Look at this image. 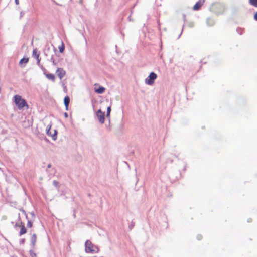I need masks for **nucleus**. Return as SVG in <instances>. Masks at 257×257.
I'll return each mask as SVG.
<instances>
[{"mask_svg":"<svg viewBox=\"0 0 257 257\" xmlns=\"http://www.w3.org/2000/svg\"><path fill=\"white\" fill-rule=\"evenodd\" d=\"M14 101L18 108L20 110L23 109L25 107H26L27 109L29 108V105L26 101L22 98L20 95H15L14 96Z\"/></svg>","mask_w":257,"mask_h":257,"instance_id":"obj_1","label":"nucleus"},{"mask_svg":"<svg viewBox=\"0 0 257 257\" xmlns=\"http://www.w3.org/2000/svg\"><path fill=\"white\" fill-rule=\"evenodd\" d=\"M85 251L86 253H98L99 251V249L90 240H87L85 243Z\"/></svg>","mask_w":257,"mask_h":257,"instance_id":"obj_2","label":"nucleus"},{"mask_svg":"<svg viewBox=\"0 0 257 257\" xmlns=\"http://www.w3.org/2000/svg\"><path fill=\"white\" fill-rule=\"evenodd\" d=\"M157 78V75L154 73L151 72L149 76L145 79V83L149 85H152L154 83V81Z\"/></svg>","mask_w":257,"mask_h":257,"instance_id":"obj_3","label":"nucleus"},{"mask_svg":"<svg viewBox=\"0 0 257 257\" xmlns=\"http://www.w3.org/2000/svg\"><path fill=\"white\" fill-rule=\"evenodd\" d=\"M97 117L101 123H104L105 121V114L101 109H99L96 114Z\"/></svg>","mask_w":257,"mask_h":257,"instance_id":"obj_4","label":"nucleus"},{"mask_svg":"<svg viewBox=\"0 0 257 257\" xmlns=\"http://www.w3.org/2000/svg\"><path fill=\"white\" fill-rule=\"evenodd\" d=\"M56 73L60 79H62L66 74V71L62 68H58Z\"/></svg>","mask_w":257,"mask_h":257,"instance_id":"obj_5","label":"nucleus"},{"mask_svg":"<svg viewBox=\"0 0 257 257\" xmlns=\"http://www.w3.org/2000/svg\"><path fill=\"white\" fill-rule=\"evenodd\" d=\"M94 86V91L98 94H102L105 91V88L104 87L100 86L97 83H95Z\"/></svg>","mask_w":257,"mask_h":257,"instance_id":"obj_6","label":"nucleus"},{"mask_svg":"<svg viewBox=\"0 0 257 257\" xmlns=\"http://www.w3.org/2000/svg\"><path fill=\"white\" fill-rule=\"evenodd\" d=\"M205 0H199L193 6V10L197 11L199 10L201 7L203 5Z\"/></svg>","mask_w":257,"mask_h":257,"instance_id":"obj_7","label":"nucleus"},{"mask_svg":"<svg viewBox=\"0 0 257 257\" xmlns=\"http://www.w3.org/2000/svg\"><path fill=\"white\" fill-rule=\"evenodd\" d=\"M16 226H18L21 228L20 232L19 233V235L21 236L23 234H25L27 232V229L25 228L24 224L22 222L20 224H16Z\"/></svg>","mask_w":257,"mask_h":257,"instance_id":"obj_8","label":"nucleus"},{"mask_svg":"<svg viewBox=\"0 0 257 257\" xmlns=\"http://www.w3.org/2000/svg\"><path fill=\"white\" fill-rule=\"evenodd\" d=\"M39 53L38 52L37 49H34L33 51V56L35 58L38 63L40 62V59L39 58Z\"/></svg>","mask_w":257,"mask_h":257,"instance_id":"obj_9","label":"nucleus"},{"mask_svg":"<svg viewBox=\"0 0 257 257\" xmlns=\"http://www.w3.org/2000/svg\"><path fill=\"white\" fill-rule=\"evenodd\" d=\"M69 102H70V98L68 96H66L64 99V105L66 107V110L68 109V105L69 104Z\"/></svg>","mask_w":257,"mask_h":257,"instance_id":"obj_10","label":"nucleus"},{"mask_svg":"<svg viewBox=\"0 0 257 257\" xmlns=\"http://www.w3.org/2000/svg\"><path fill=\"white\" fill-rule=\"evenodd\" d=\"M45 76L48 79L51 80L53 82L55 81V77L53 74H45Z\"/></svg>","mask_w":257,"mask_h":257,"instance_id":"obj_11","label":"nucleus"},{"mask_svg":"<svg viewBox=\"0 0 257 257\" xmlns=\"http://www.w3.org/2000/svg\"><path fill=\"white\" fill-rule=\"evenodd\" d=\"M37 240V236L35 234H34L31 237V243L33 246L35 245Z\"/></svg>","mask_w":257,"mask_h":257,"instance_id":"obj_12","label":"nucleus"},{"mask_svg":"<svg viewBox=\"0 0 257 257\" xmlns=\"http://www.w3.org/2000/svg\"><path fill=\"white\" fill-rule=\"evenodd\" d=\"M58 49L60 53H63L65 49V46L63 42H61V45L58 47Z\"/></svg>","mask_w":257,"mask_h":257,"instance_id":"obj_13","label":"nucleus"},{"mask_svg":"<svg viewBox=\"0 0 257 257\" xmlns=\"http://www.w3.org/2000/svg\"><path fill=\"white\" fill-rule=\"evenodd\" d=\"M249 2L251 5L257 7V0H249Z\"/></svg>","mask_w":257,"mask_h":257,"instance_id":"obj_14","label":"nucleus"},{"mask_svg":"<svg viewBox=\"0 0 257 257\" xmlns=\"http://www.w3.org/2000/svg\"><path fill=\"white\" fill-rule=\"evenodd\" d=\"M28 61H29L28 58H22V59L20 61L19 63H20V64H22L23 63H28Z\"/></svg>","mask_w":257,"mask_h":257,"instance_id":"obj_15","label":"nucleus"},{"mask_svg":"<svg viewBox=\"0 0 257 257\" xmlns=\"http://www.w3.org/2000/svg\"><path fill=\"white\" fill-rule=\"evenodd\" d=\"M110 111H111V107H110V106H109L107 107V115H106L107 117L109 116Z\"/></svg>","mask_w":257,"mask_h":257,"instance_id":"obj_16","label":"nucleus"},{"mask_svg":"<svg viewBox=\"0 0 257 257\" xmlns=\"http://www.w3.org/2000/svg\"><path fill=\"white\" fill-rule=\"evenodd\" d=\"M27 226L29 228H31L33 226V223L31 221H28Z\"/></svg>","mask_w":257,"mask_h":257,"instance_id":"obj_17","label":"nucleus"},{"mask_svg":"<svg viewBox=\"0 0 257 257\" xmlns=\"http://www.w3.org/2000/svg\"><path fill=\"white\" fill-rule=\"evenodd\" d=\"M53 184H54L55 186H58V182L57 181H53Z\"/></svg>","mask_w":257,"mask_h":257,"instance_id":"obj_18","label":"nucleus"},{"mask_svg":"<svg viewBox=\"0 0 257 257\" xmlns=\"http://www.w3.org/2000/svg\"><path fill=\"white\" fill-rule=\"evenodd\" d=\"M50 127H49V129L47 130V134L48 135H51V133H50Z\"/></svg>","mask_w":257,"mask_h":257,"instance_id":"obj_19","label":"nucleus"},{"mask_svg":"<svg viewBox=\"0 0 257 257\" xmlns=\"http://www.w3.org/2000/svg\"><path fill=\"white\" fill-rule=\"evenodd\" d=\"M52 136V138L54 140H56V132L55 133V134Z\"/></svg>","mask_w":257,"mask_h":257,"instance_id":"obj_20","label":"nucleus"},{"mask_svg":"<svg viewBox=\"0 0 257 257\" xmlns=\"http://www.w3.org/2000/svg\"><path fill=\"white\" fill-rule=\"evenodd\" d=\"M254 18L257 21V12L254 14Z\"/></svg>","mask_w":257,"mask_h":257,"instance_id":"obj_21","label":"nucleus"},{"mask_svg":"<svg viewBox=\"0 0 257 257\" xmlns=\"http://www.w3.org/2000/svg\"><path fill=\"white\" fill-rule=\"evenodd\" d=\"M15 3L17 5H18L19 4V0H15Z\"/></svg>","mask_w":257,"mask_h":257,"instance_id":"obj_22","label":"nucleus"},{"mask_svg":"<svg viewBox=\"0 0 257 257\" xmlns=\"http://www.w3.org/2000/svg\"><path fill=\"white\" fill-rule=\"evenodd\" d=\"M201 238H202V236H201V235H199V236H198V239H201Z\"/></svg>","mask_w":257,"mask_h":257,"instance_id":"obj_23","label":"nucleus"},{"mask_svg":"<svg viewBox=\"0 0 257 257\" xmlns=\"http://www.w3.org/2000/svg\"><path fill=\"white\" fill-rule=\"evenodd\" d=\"M53 64H54L55 65H56V63H55V62H54V61H53Z\"/></svg>","mask_w":257,"mask_h":257,"instance_id":"obj_24","label":"nucleus"},{"mask_svg":"<svg viewBox=\"0 0 257 257\" xmlns=\"http://www.w3.org/2000/svg\"><path fill=\"white\" fill-rule=\"evenodd\" d=\"M65 116H67V113H65Z\"/></svg>","mask_w":257,"mask_h":257,"instance_id":"obj_25","label":"nucleus"},{"mask_svg":"<svg viewBox=\"0 0 257 257\" xmlns=\"http://www.w3.org/2000/svg\"><path fill=\"white\" fill-rule=\"evenodd\" d=\"M218 6L219 7H222L221 6H220V5H219Z\"/></svg>","mask_w":257,"mask_h":257,"instance_id":"obj_26","label":"nucleus"}]
</instances>
